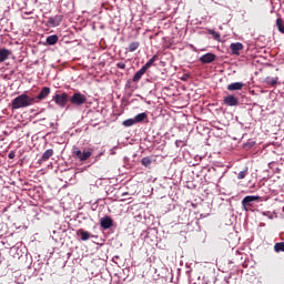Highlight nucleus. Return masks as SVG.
<instances>
[{"instance_id":"obj_1","label":"nucleus","mask_w":284,"mask_h":284,"mask_svg":"<svg viewBox=\"0 0 284 284\" xmlns=\"http://www.w3.org/2000/svg\"><path fill=\"white\" fill-rule=\"evenodd\" d=\"M36 103L34 98H30L28 94L23 93L11 100V110H18L23 108H30Z\"/></svg>"},{"instance_id":"obj_2","label":"nucleus","mask_w":284,"mask_h":284,"mask_svg":"<svg viewBox=\"0 0 284 284\" xmlns=\"http://www.w3.org/2000/svg\"><path fill=\"white\" fill-rule=\"evenodd\" d=\"M93 149H88L84 151H81L79 146L72 148V156L74 160H78L80 162H85L92 156Z\"/></svg>"},{"instance_id":"obj_3","label":"nucleus","mask_w":284,"mask_h":284,"mask_svg":"<svg viewBox=\"0 0 284 284\" xmlns=\"http://www.w3.org/2000/svg\"><path fill=\"white\" fill-rule=\"evenodd\" d=\"M62 21H63V16L57 14V16L50 17L48 21L44 22V27H47L48 29L58 28Z\"/></svg>"},{"instance_id":"obj_4","label":"nucleus","mask_w":284,"mask_h":284,"mask_svg":"<svg viewBox=\"0 0 284 284\" xmlns=\"http://www.w3.org/2000/svg\"><path fill=\"white\" fill-rule=\"evenodd\" d=\"M70 102L75 106H81L88 102V98H85V95L81 94L80 92H75L70 99Z\"/></svg>"},{"instance_id":"obj_5","label":"nucleus","mask_w":284,"mask_h":284,"mask_svg":"<svg viewBox=\"0 0 284 284\" xmlns=\"http://www.w3.org/2000/svg\"><path fill=\"white\" fill-rule=\"evenodd\" d=\"M261 197L258 195H247L242 201V206L245 212H247V207H253L254 202L258 201Z\"/></svg>"},{"instance_id":"obj_6","label":"nucleus","mask_w":284,"mask_h":284,"mask_svg":"<svg viewBox=\"0 0 284 284\" xmlns=\"http://www.w3.org/2000/svg\"><path fill=\"white\" fill-rule=\"evenodd\" d=\"M68 98H69L68 93L64 92L62 94L54 95L52 100L55 102L58 106L64 108L68 102Z\"/></svg>"},{"instance_id":"obj_7","label":"nucleus","mask_w":284,"mask_h":284,"mask_svg":"<svg viewBox=\"0 0 284 284\" xmlns=\"http://www.w3.org/2000/svg\"><path fill=\"white\" fill-rule=\"evenodd\" d=\"M36 7H37L36 2H33V1L27 2L26 8L22 11L23 12L22 19H31V18H27L26 16L33 14Z\"/></svg>"},{"instance_id":"obj_8","label":"nucleus","mask_w":284,"mask_h":284,"mask_svg":"<svg viewBox=\"0 0 284 284\" xmlns=\"http://www.w3.org/2000/svg\"><path fill=\"white\" fill-rule=\"evenodd\" d=\"M217 55L214 53H204L202 57H200V62L203 64L213 63L216 61Z\"/></svg>"},{"instance_id":"obj_9","label":"nucleus","mask_w":284,"mask_h":284,"mask_svg":"<svg viewBox=\"0 0 284 284\" xmlns=\"http://www.w3.org/2000/svg\"><path fill=\"white\" fill-rule=\"evenodd\" d=\"M239 103H240L239 99L235 98L234 95L230 94L224 98V104L226 106H230V108L239 106Z\"/></svg>"},{"instance_id":"obj_10","label":"nucleus","mask_w":284,"mask_h":284,"mask_svg":"<svg viewBox=\"0 0 284 284\" xmlns=\"http://www.w3.org/2000/svg\"><path fill=\"white\" fill-rule=\"evenodd\" d=\"M100 225L103 230H110L113 226V220L110 216H105L100 220Z\"/></svg>"},{"instance_id":"obj_11","label":"nucleus","mask_w":284,"mask_h":284,"mask_svg":"<svg viewBox=\"0 0 284 284\" xmlns=\"http://www.w3.org/2000/svg\"><path fill=\"white\" fill-rule=\"evenodd\" d=\"M12 52L6 48H0V63H3L9 60Z\"/></svg>"},{"instance_id":"obj_12","label":"nucleus","mask_w":284,"mask_h":284,"mask_svg":"<svg viewBox=\"0 0 284 284\" xmlns=\"http://www.w3.org/2000/svg\"><path fill=\"white\" fill-rule=\"evenodd\" d=\"M50 92H51V89L49 87H43L39 92V94L37 95V98H33V99L39 101L44 100L50 94Z\"/></svg>"},{"instance_id":"obj_13","label":"nucleus","mask_w":284,"mask_h":284,"mask_svg":"<svg viewBox=\"0 0 284 284\" xmlns=\"http://www.w3.org/2000/svg\"><path fill=\"white\" fill-rule=\"evenodd\" d=\"M230 49L232 54L240 55V51L243 50V44L241 42L231 43Z\"/></svg>"},{"instance_id":"obj_14","label":"nucleus","mask_w":284,"mask_h":284,"mask_svg":"<svg viewBox=\"0 0 284 284\" xmlns=\"http://www.w3.org/2000/svg\"><path fill=\"white\" fill-rule=\"evenodd\" d=\"M146 71L148 70L144 69L143 67H142V69H139L135 72V74L133 75L132 81L135 82V83L139 82L142 79V77L145 74Z\"/></svg>"},{"instance_id":"obj_15","label":"nucleus","mask_w":284,"mask_h":284,"mask_svg":"<svg viewBox=\"0 0 284 284\" xmlns=\"http://www.w3.org/2000/svg\"><path fill=\"white\" fill-rule=\"evenodd\" d=\"M243 85L244 84L242 82H235V83L229 84L227 90L230 92L241 91L243 89Z\"/></svg>"},{"instance_id":"obj_16","label":"nucleus","mask_w":284,"mask_h":284,"mask_svg":"<svg viewBox=\"0 0 284 284\" xmlns=\"http://www.w3.org/2000/svg\"><path fill=\"white\" fill-rule=\"evenodd\" d=\"M52 155H54V150L52 149H48L47 151H44L42 153V156H41V162H47Z\"/></svg>"},{"instance_id":"obj_17","label":"nucleus","mask_w":284,"mask_h":284,"mask_svg":"<svg viewBox=\"0 0 284 284\" xmlns=\"http://www.w3.org/2000/svg\"><path fill=\"white\" fill-rule=\"evenodd\" d=\"M78 235L81 236V240H82L83 242H87V241H89V240L91 239V234H90L89 232L82 230V229H80V230L78 231Z\"/></svg>"},{"instance_id":"obj_18","label":"nucleus","mask_w":284,"mask_h":284,"mask_svg":"<svg viewBox=\"0 0 284 284\" xmlns=\"http://www.w3.org/2000/svg\"><path fill=\"white\" fill-rule=\"evenodd\" d=\"M159 60V55L158 54H154L148 62L144 67L146 71L150 69V67H152L156 61Z\"/></svg>"},{"instance_id":"obj_19","label":"nucleus","mask_w":284,"mask_h":284,"mask_svg":"<svg viewBox=\"0 0 284 284\" xmlns=\"http://www.w3.org/2000/svg\"><path fill=\"white\" fill-rule=\"evenodd\" d=\"M146 113H138V115H135L133 120L135 121V123H143L146 120Z\"/></svg>"},{"instance_id":"obj_20","label":"nucleus","mask_w":284,"mask_h":284,"mask_svg":"<svg viewBox=\"0 0 284 284\" xmlns=\"http://www.w3.org/2000/svg\"><path fill=\"white\" fill-rule=\"evenodd\" d=\"M58 41H59V37L55 36V34L50 36V37L47 38V43L49 45H55L58 43Z\"/></svg>"},{"instance_id":"obj_21","label":"nucleus","mask_w":284,"mask_h":284,"mask_svg":"<svg viewBox=\"0 0 284 284\" xmlns=\"http://www.w3.org/2000/svg\"><path fill=\"white\" fill-rule=\"evenodd\" d=\"M277 81H278V78H271V77H267L265 79V83L270 87H275L277 84Z\"/></svg>"},{"instance_id":"obj_22","label":"nucleus","mask_w":284,"mask_h":284,"mask_svg":"<svg viewBox=\"0 0 284 284\" xmlns=\"http://www.w3.org/2000/svg\"><path fill=\"white\" fill-rule=\"evenodd\" d=\"M276 27L278 29V32L284 33V20H283V18H277Z\"/></svg>"},{"instance_id":"obj_23","label":"nucleus","mask_w":284,"mask_h":284,"mask_svg":"<svg viewBox=\"0 0 284 284\" xmlns=\"http://www.w3.org/2000/svg\"><path fill=\"white\" fill-rule=\"evenodd\" d=\"M139 48H140V42H139V41H134V42H131V43H130V45H129V51H130V52H134V51H136Z\"/></svg>"},{"instance_id":"obj_24","label":"nucleus","mask_w":284,"mask_h":284,"mask_svg":"<svg viewBox=\"0 0 284 284\" xmlns=\"http://www.w3.org/2000/svg\"><path fill=\"white\" fill-rule=\"evenodd\" d=\"M134 124H136V122L134 121L133 118L128 119V120H124V121L122 122V125H123L124 128H130V126H132V125H134Z\"/></svg>"},{"instance_id":"obj_25","label":"nucleus","mask_w":284,"mask_h":284,"mask_svg":"<svg viewBox=\"0 0 284 284\" xmlns=\"http://www.w3.org/2000/svg\"><path fill=\"white\" fill-rule=\"evenodd\" d=\"M153 160L151 158H142V166L144 168H149L150 165H152Z\"/></svg>"},{"instance_id":"obj_26","label":"nucleus","mask_w":284,"mask_h":284,"mask_svg":"<svg viewBox=\"0 0 284 284\" xmlns=\"http://www.w3.org/2000/svg\"><path fill=\"white\" fill-rule=\"evenodd\" d=\"M274 250L276 253L284 252V242L276 243Z\"/></svg>"},{"instance_id":"obj_27","label":"nucleus","mask_w":284,"mask_h":284,"mask_svg":"<svg viewBox=\"0 0 284 284\" xmlns=\"http://www.w3.org/2000/svg\"><path fill=\"white\" fill-rule=\"evenodd\" d=\"M17 3V7L19 8L20 11H23L28 4L27 1H18L16 2Z\"/></svg>"},{"instance_id":"obj_28","label":"nucleus","mask_w":284,"mask_h":284,"mask_svg":"<svg viewBox=\"0 0 284 284\" xmlns=\"http://www.w3.org/2000/svg\"><path fill=\"white\" fill-rule=\"evenodd\" d=\"M210 33L213 36V38L216 40V41H220L221 39V34L217 33L216 31L214 30H210Z\"/></svg>"},{"instance_id":"obj_29","label":"nucleus","mask_w":284,"mask_h":284,"mask_svg":"<svg viewBox=\"0 0 284 284\" xmlns=\"http://www.w3.org/2000/svg\"><path fill=\"white\" fill-rule=\"evenodd\" d=\"M245 176H246V171H242V172H240V174H237L239 180H244Z\"/></svg>"},{"instance_id":"obj_30","label":"nucleus","mask_w":284,"mask_h":284,"mask_svg":"<svg viewBox=\"0 0 284 284\" xmlns=\"http://www.w3.org/2000/svg\"><path fill=\"white\" fill-rule=\"evenodd\" d=\"M116 67H118L119 69H121V70H125V68H126V65H125L124 62H118V63H116Z\"/></svg>"},{"instance_id":"obj_31","label":"nucleus","mask_w":284,"mask_h":284,"mask_svg":"<svg viewBox=\"0 0 284 284\" xmlns=\"http://www.w3.org/2000/svg\"><path fill=\"white\" fill-rule=\"evenodd\" d=\"M8 158L13 160L16 158V153L13 151H11L9 154H8Z\"/></svg>"},{"instance_id":"obj_32","label":"nucleus","mask_w":284,"mask_h":284,"mask_svg":"<svg viewBox=\"0 0 284 284\" xmlns=\"http://www.w3.org/2000/svg\"><path fill=\"white\" fill-rule=\"evenodd\" d=\"M106 4H108V2H103V3H102V7H103L104 9H108V8H106Z\"/></svg>"}]
</instances>
